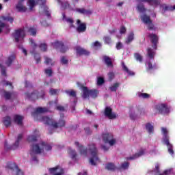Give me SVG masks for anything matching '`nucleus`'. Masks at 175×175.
I'll list each match as a JSON object with an SVG mask.
<instances>
[{"instance_id": "nucleus-1", "label": "nucleus", "mask_w": 175, "mask_h": 175, "mask_svg": "<svg viewBox=\"0 0 175 175\" xmlns=\"http://www.w3.org/2000/svg\"><path fill=\"white\" fill-rule=\"evenodd\" d=\"M44 148L46 149V151H51V150H53V146L45 142H41L40 144L31 145L30 152L31 160L34 162H39L36 154L44 152Z\"/></svg>"}, {"instance_id": "nucleus-2", "label": "nucleus", "mask_w": 175, "mask_h": 175, "mask_svg": "<svg viewBox=\"0 0 175 175\" xmlns=\"http://www.w3.org/2000/svg\"><path fill=\"white\" fill-rule=\"evenodd\" d=\"M64 117H65L64 113H61L60 119L58 122H55L54 119L50 118L47 116H42L41 120L46 125H50L53 128H55V129H57V128H62L63 126H65L66 122L65 120H64Z\"/></svg>"}, {"instance_id": "nucleus-3", "label": "nucleus", "mask_w": 175, "mask_h": 175, "mask_svg": "<svg viewBox=\"0 0 175 175\" xmlns=\"http://www.w3.org/2000/svg\"><path fill=\"white\" fill-rule=\"evenodd\" d=\"M161 131L163 133V143L167 146L169 154H170V155H174V150H173V144L170 142V137L169 136V131H167V129L165 127L161 129Z\"/></svg>"}, {"instance_id": "nucleus-4", "label": "nucleus", "mask_w": 175, "mask_h": 175, "mask_svg": "<svg viewBox=\"0 0 175 175\" xmlns=\"http://www.w3.org/2000/svg\"><path fill=\"white\" fill-rule=\"evenodd\" d=\"M89 147V151H90L92 157L90 159V163L92 166H96V161H99V157H98V149L96 148V146L94 144H91L88 146Z\"/></svg>"}, {"instance_id": "nucleus-5", "label": "nucleus", "mask_w": 175, "mask_h": 175, "mask_svg": "<svg viewBox=\"0 0 175 175\" xmlns=\"http://www.w3.org/2000/svg\"><path fill=\"white\" fill-rule=\"evenodd\" d=\"M25 95L29 100H38V99L40 98L41 99H44L45 94L44 91H41V92L39 93L38 90H35L32 93H25Z\"/></svg>"}, {"instance_id": "nucleus-6", "label": "nucleus", "mask_w": 175, "mask_h": 175, "mask_svg": "<svg viewBox=\"0 0 175 175\" xmlns=\"http://www.w3.org/2000/svg\"><path fill=\"white\" fill-rule=\"evenodd\" d=\"M12 36L15 39V42L18 43L20 39H24L25 38V30L22 28L18 29L12 33Z\"/></svg>"}, {"instance_id": "nucleus-7", "label": "nucleus", "mask_w": 175, "mask_h": 175, "mask_svg": "<svg viewBox=\"0 0 175 175\" xmlns=\"http://www.w3.org/2000/svg\"><path fill=\"white\" fill-rule=\"evenodd\" d=\"M148 38L150 39L152 49L157 50L158 49V44L159 43V37H158V35L153 33H148Z\"/></svg>"}, {"instance_id": "nucleus-8", "label": "nucleus", "mask_w": 175, "mask_h": 175, "mask_svg": "<svg viewBox=\"0 0 175 175\" xmlns=\"http://www.w3.org/2000/svg\"><path fill=\"white\" fill-rule=\"evenodd\" d=\"M52 46H53L54 49L56 50H59L60 53H66L69 48L68 46H65L64 44V42L62 41H58L56 40L54 42H52Z\"/></svg>"}, {"instance_id": "nucleus-9", "label": "nucleus", "mask_w": 175, "mask_h": 175, "mask_svg": "<svg viewBox=\"0 0 175 175\" xmlns=\"http://www.w3.org/2000/svg\"><path fill=\"white\" fill-rule=\"evenodd\" d=\"M156 110L159 111V114H169L170 113V107L166 104H161L156 106Z\"/></svg>"}, {"instance_id": "nucleus-10", "label": "nucleus", "mask_w": 175, "mask_h": 175, "mask_svg": "<svg viewBox=\"0 0 175 175\" xmlns=\"http://www.w3.org/2000/svg\"><path fill=\"white\" fill-rule=\"evenodd\" d=\"M103 141L104 143H109V146H114L116 144V139H113V135L110 133L103 134Z\"/></svg>"}, {"instance_id": "nucleus-11", "label": "nucleus", "mask_w": 175, "mask_h": 175, "mask_svg": "<svg viewBox=\"0 0 175 175\" xmlns=\"http://www.w3.org/2000/svg\"><path fill=\"white\" fill-rule=\"evenodd\" d=\"M104 114L105 117H108L109 120H116V118H117V114L113 113V109L110 107H105Z\"/></svg>"}, {"instance_id": "nucleus-12", "label": "nucleus", "mask_w": 175, "mask_h": 175, "mask_svg": "<svg viewBox=\"0 0 175 175\" xmlns=\"http://www.w3.org/2000/svg\"><path fill=\"white\" fill-rule=\"evenodd\" d=\"M21 139H23V134H19L18 135L16 142L11 147L8 146V142L5 141V144H4L5 148H6L7 150H16V148H17V147H18V146L20 144V141L21 140Z\"/></svg>"}, {"instance_id": "nucleus-13", "label": "nucleus", "mask_w": 175, "mask_h": 175, "mask_svg": "<svg viewBox=\"0 0 175 175\" xmlns=\"http://www.w3.org/2000/svg\"><path fill=\"white\" fill-rule=\"evenodd\" d=\"M49 173L51 175H62L64 174V170L60 168L59 165L49 168Z\"/></svg>"}, {"instance_id": "nucleus-14", "label": "nucleus", "mask_w": 175, "mask_h": 175, "mask_svg": "<svg viewBox=\"0 0 175 175\" xmlns=\"http://www.w3.org/2000/svg\"><path fill=\"white\" fill-rule=\"evenodd\" d=\"M77 24L78 27H77V31L79 33H81V32H85L87 31V24L85 23H81V21L78 19L77 21Z\"/></svg>"}, {"instance_id": "nucleus-15", "label": "nucleus", "mask_w": 175, "mask_h": 175, "mask_svg": "<svg viewBox=\"0 0 175 175\" xmlns=\"http://www.w3.org/2000/svg\"><path fill=\"white\" fill-rule=\"evenodd\" d=\"M75 50L77 54H78V55L81 57V55L88 56L90 54V51H88L87 49L82 48L81 46H76Z\"/></svg>"}, {"instance_id": "nucleus-16", "label": "nucleus", "mask_w": 175, "mask_h": 175, "mask_svg": "<svg viewBox=\"0 0 175 175\" xmlns=\"http://www.w3.org/2000/svg\"><path fill=\"white\" fill-rule=\"evenodd\" d=\"M75 144L76 147H78L80 154H81V155H85V157H87L88 149H87V148L84 147L83 145H80V143H79V142H75Z\"/></svg>"}, {"instance_id": "nucleus-17", "label": "nucleus", "mask_w": 175, "mask_h": 175, "mask_svg": "<svg viewBox=\"0 0 175 175\" xmlns=\"http://www.w3.org/2000/svg\"><path fill=\"white\" fill-rule=\"evenodd\" d=\"M62 20L63 21H66L68 23V24H69L70 28H75V21L72 18H66L65 13L62 14Z\"/></svg>"}, {"instance_id": "nucleus-18", "label": "nucleus", "mask_w": 175, "mask_h": 175, "mask_svg": "<svg viewBox=\"0 0 175 175\" xmlns=\"http://www.w3.org/2000/svg\"><path fill=\"white\" fill-rule=\"evenodd\" d=\"M103 59L107 68H114V66L113 65V62H111V58H110V57L107 55H104L103 56Z\"/></svg>"}, {"instance_id": "nucleus-19", "label": "nucleus", "mask_w": 175, "mask_h": 175, "mask_svg": "<svg viewBox=\"0 0 175 175\" xmlns=\"http://www.w3.org/2000/svg\"><path fill=\"white\" fill-rule=\"evenodd\" d=\"M144 154V150L141 149L137 153H135L131 157H127L126 159L128 161H133L135 159H137V158H140V157L143 156Z\"/></svg>"}, {"instance_id": "nucleus-20", "label": "nucleus", "mask_w": 175, "mask_h": 175, "mask_svg": "<svg viewBox=\"0 0 175 175\" xmlns=\"http://www.w3.org/2000/svg\"><path fill=\"white\" fill-rule=\"evenodd\" d=\"M16 59V55L13 54L8 57L7 59L5 60V65L8 68L12 66V64L13 62H14V60Z\"/></svg>"}, {"instance_id": "nucleus-21", "label": "nucleus", "mask_w": 175, "mask_h": 175, "mask_svg": "<svg viewBox=\"0 0 175 175\" xmlns=\"http://www.w3.org/2000/svg\"><path fill=\"white\" fill-rule=\"evenodd\" d=\"M23 120H24V117L20 115H15L14 116V122H16L17 125H19V126H23Z\"/></svg>"}, {"instance_id": "nucleus-22", "label": "nucleus", "mask_w": 175, "mask_h": 175, "mask_svg": "<svg viewBox=\"0 0 175 175\" xmlns=\"http://www.w3.org/2000/svg\"><path fill=\"white\" fill-rule=\"evenodd\" d=\"M47 111H49V108L38 107L35 109L33 114H42L43 113H47Z\"/></svg>"}, {"instance_id": "nucleus-23", "label": "nucleus", "mask_w": 175, "mask_h": 175, "mask_svg": "<svg viewBox=\"0 0 175 175\" xmlns=\"http://www.w3.org/2000/svg\"><path fill=\"white\" fill-rule=\"evenodd\" d=\"M3 124L5 128H9L12 125V118L10 116H5L3 118Z\"/></svg>"}, {"instance_id": "nucleus-24", "label": "nucleus", "mask_w": 175, "mask_h": 175, "mask_svg": "<svg viewBox=\"0 0 175 175\" xmlns=\"http://www.w3.org/2000/svg\"><path fill=\"white\" fill-rule=\"evenodd\" d=\"M16 8V10H18V12H21L23 13L27 12V8L23 5V2H21V1L18 2Z\"/></svg>"}, {"instance_id": "nucleus-25", "label": "nucleus", "mask_w": 175, "mask_h": 175, "mask_svg": "<svg viewBox=\"0 0 175 175\" xmlns=\"http://www.w3.org/2000/svg\"><path fill=\"white\" fill-rule=\"evenodd\" d=\"M82 91H83L82 98L83 99H87L90 98V90H88V88L85 86H82Z\"/></svg>"}, {"instance_id": "nucleus-26", "label": "nucleus", "mask_w": 175, "mask_h": 175, "mask_svg": "<svg viewBox=\"0 0 175 175\" xmlns=\"http://www.w3.org/2000/svg\"><path fill=\"white\" fill-rule=\"evenodd\" d=\"M26 31L31 36H36V33L38 32V30L36 29V27H35V26H33L30 27H27Z\"/></svg>"}, {"instance_id": "nucleus-27", "label": "nucleus", "mask_w": 175, "mask_h": 175, "mask_svg": "<svg viewBox=\"0 0 175 175\" xmlns=\"http://www.w3.org/2000/svg\"><path fill=\"white\" fill-rule=\"evenodd\" d=\"M141 20L144 23V24H149V23H151L152 20H151V18L150 16H148L147 14H144L141 16Z\"/></svg>"}, {"instance_id": "nucleus-28", "label": "nucleus", "mask_w": 175, "mask_h": 175, "mask_svg": "<svg viewBox=\"0 0 175 175\" xmlns=\"http://www.w3.org/2000/svg\"><path fill=\"white\" fill-rule=\"evenodd\" d=\"M77 12H78V13H80L81 14H86V16L92 14V12H91V10H85L84 8H78L77 9Z\"/></svg>"}, {"instance_id": "nucleus-29", "label": "nucleus", "mask_w": 175, "mask_h": 175, "mask_svg": "<svg viewBox=\"0 0 175 175\" xmlns=\"http://www.w3.org/2000/svg\"><path fill=\"white\" fill-rule=\"evenodd\" d=\"M1 21H8L10 24H13V21H14V18L12 16H0Z\"/></svg>"}, {"instance_id": "nucleus-30", "label": "nucleus", "mask_w": 175, "mask_h": 175, "mask_svg": "<svg viewBox=\"0 0 175 175\" xmlns=\"http://www.w3.org/2000/svg\"><path fill=\"white\" fill-rule=\"evenodd\" d=\"M147 55L150 59H154V57H155V51L151 48H148Z\"/></svg>"}, {"instance_id": "nucleus-31", "label": "nucleus", "mask_w": 175, "mask_h": 175, "mask_svg": "<svg viewBox=\"0 0 175 175\" xmlns=\"http://www.w3.org/2000/svg\"><path fill=\"white\" fill-rule=\"evenodd\" d=\"M7 167L8 169H10L11 170H14V169L16 170H18V166L16 165V163L13 162H8L7 163Z\"/></svg>"}, {"instance_id": "nucleus-32", "label": "nucleus", "mask_w": 175, "mask_h": 175, "mask_svg": "<svg viewBox=\"0 0 175 175\" xmlns=\"http://www.w3.org/2000/svg\"><path fill=\"white\" fill-rule=\"evenodd\" d=\"M105 169H107V170H109L111 172H114V170H116V169H117V167H116V165L113 163H108L105 165Z\"/></svg>"}, {"instance_id": "nucleus-33", "label": "nucleus", "mask_w": 175, "mask_h": 175, "mask_svg": "<svg viewBox=\"0 0 175 175\" xmlns=\"http://www.w3.org/2000/svg\"><path fill=\"white\" fill-rule=\"evenodd\" d=\"M133 39H135V33H133V32L131 31L127 36L125 43L126 44H129V43H131L133 40Z\"/></svg>"}, {"instance_id": "nucleus-34", "label": "nucleus", "mask_w": 175, "mask_h": 175, "mask_svg": "<svg viewBox=\"0 0 175 175\" xmlns=\"http://www.w3.org/2000/svg\"><path fill=\"white\" fill-rule=\"evenodd\" d=\"M98 94H99V92L97 90H90V96H91V98H93V99H95L98 97Z\"/></svg>"}, {"instance_id": "nucleus-35", "label": "nucleus", "mask_w": 175, "mask_h": 175, "mask_svg": "<svg viewBox=\"0 0 175 175\" xmlns=\"http://www.w3.org/2000/svg\"><path fill=\"white\" fill-rule=\"evenodd\" d=\"M158 69V66H157V64H154L152 66V63L151 62H148V67L146 68V70H155Z\"/></svg>"}, {"instance_id": "nucleus-36", "label": "nucleus", "mask_w": 175, "mask_h": 175, "mask_svg": "<svg viewBox=\"0 0 175 175\" xmlns=\"http://www.w3.org/2000/svg\"><path fill=\"white\" fill-rule=\"evenodd\" d=\"M122 69L126 73H128L129 76H135V72L133 71L129 70L128 67H126L124 63L122 64Z\"/></svg>"}, {"instance_id": "nucleus-37", "label": "nucleus", "mask_w": 175, "mask_h": 175, "mask_svg": "<svg viewBox=\"0 0 175 175\" xmlns=\"http://www.w3.org/2000/svg\"><path fill=\"white\" fill-rule=\"evenodd\" d=\"M38 140V136L36 135H29L27 137V142H29V143H33L35 142H37Z\"/></svg>"}, {"instance_id": "nucleus-38", "label": "nucleus", "mask_w": 175, "mask_h": 175, "mask_svg": "<svg viewBox=\"0 0 175 175\" xmlns=\"http://www.w3.org/2000/svg\"><path fill=\"white\" fill-rule=\"evenodd\" d=\"M146 128L148 133H154V126L151 125V123H147Z\"/></svg>"}, {"instance_id": "nucleus-39", "label": "nucleus", "mask_w": 175, "mask_h": 175, "mask_svg": "<svg viewBox=\"0 0 175 175\" xmlns=\"http://www.w3.org/2000/svg\"><path fill=\"white\" fill-rule=\"evenodd\" d=\"M119 87L120 83H115L112 86L109 87V90L111 91V92H117V88Z\"/></svg>"}, {"instance_id": "nucleus-40", "label": "nucleus", "mask_w": 175, "mask_h": 175, "mask_svg": "<svg viewBox=\"0 0 175 175\" xmlns=\"http://www.w3.org/2000/svg\"><path fill=\"white\" fill-rule=\"evenodd\" d=\"M68 154L71 155L72 159H76V157H77V153L76 152V150L69 149Z\"/></svg>"}, {"instance_id": "nucleus-41", "label": "nucleus", "mask_w": 175, "mask_h": 175, "mask_svg": "<svg viewBox=\"0 0 175 175\" xmlns=\"http://www.w3.org/2000/svg\"><path fill=\"white\" fill-rule=\"evenodd\" d=\"M66 94L67 95H69V96H72V98H76L77 96V93L76 91L75 90H66Z\"/></svg>"}, {"instance_id": "nucleus-42", "label": "nucleus", "mask_w": 175, "mask_h": 175, "mask_svg": "<svg viewBox=\"0 0 175 175\" xmlns=\"http://www.w3.org/2000/svg\"><path fill=\"white\" fill-rule=\"evenodd\" d=\"M44 64L46 65H53V59L47 56H44Z\"/></svg>"}, {"instance_id": "nucleus-43", "label": "nucleus", "mask_w": 175, "mask_h": 175, "mask_svg": "<svg viewBox=\"0 0 175 175\" xmlns=\"http://www.w3.org/2000/svg\"><path fill=\"white\" fill-rule=\"evenodd\" d=\"M146 25H148V29L149 31H155L157 29V27H155V25L152 23V21H151V23H148Z\"/></svg>"}, {"instance_id": "nucleus-44", "label": "nucleus", "mask_w": 175, "mask_h": 175, "mask_svg": "<svg viewBox=\"0 0 175 175\" xmlns=\"http://www.w3.org/2000/svg\"><path fill=\"white\" fill-rule=\"evenodd\" d=\"M39 48L41 50V51H43L44 53L47 51V44H46V43H41L39 45Z\"/></svg>"}, {"instance_id": "nucleus-45", "label": "nucleus", "mask_w": 175, "mask_h": 175, "mask_svg": "<svg viewBox=\"0 0 175 175\" xmlns=\"http://www.w3.org/2000/svg\"><path fill=\"white\" fill-rule=\"evenodd\" d=\"M0 68L2 76H5V77H6V76H8V75L6 74V67L2 65V64H0Z\"/></svg>"}, {"instance_id": "nucleus-46", "label": "nucleus", "mask_w": 175, "mask_h": 175, "mask_svg": "<svg viewBox=\"0 0 175 175\" xmlns=\"http://www.w3.org/2000/svg\"><path fill=\"white\" fill-rule=\"evenodd\" d=\"M129 167V162H124L121 164L120 167H119V170H121V169H123L124 170H126V169H128Z\"/></svg>"}, {"instance_id": "nucleus-47", "label": "nucleus", "mask_w": 175, "mask_h": 175, "mask_svg": "<svg viewBox=\"0 0 175 175\" xmlns=\"http://www.w3.org/2000/svg\"><path fill=\"white\" fill-rule=\"evenodd\" d=\"M134 57L137 61H139V62H143V57L139 53H135Z\"/></svg>"}, {"instance_id": "nucleus-48", "label": "nucleus", "mask_w": 175, "mask_h": 175, "mask_svg": "<svg viewBox=\"0 0 175 175\" xmlns=\"http://www.w3.org/2000/svg\"><path fill=\"white\" fill-rule=\"evenodd\" d=\"M161 8H163L164 12H167L169 10L173 11V7L167 6L166 4H163V5H161Z\"/></svg>"}, {"instance_id": "nucleus-49", "label": "nucleus", "mask_w": 175, "mask_h": 175, "mask_svg": "<svg viewBox=\"0 0 175 175\" xmlns=\"http://www.w3.org/2000/svg\"><path fill=\"white\" fill-rule=\"evenodd\" d=\"M103 84H105V79L102 77H99L97 79V85H102Z\"/></svg>"}, {"instance_id": "nucleus-50", "label": "nucleus", "mask_w": 175, "mask_h": 175, "mask_svg": "<svg viewBox=\"0 0 175 175\" xmlns=\"http://www.w3.org/2000/svg\"><path fill=\"white\" fill-rule=\"evenodd\" d=\"M138 96L139 98H143L144 99H148V98H150V94L147 93H139Z\"/></svg>"}, {"instance_id": "nucleus-51", "label": "nucleus", "mask_w": 175, "mask_h": 175, "mask_svg": "<svg viewBox=\"0 0 175 175\" xmlns=\"http://www.w3.org/2000/svg\"><path fill=\"white\" fill-rule=\"evenodd\" d=\"M4 97L6 99V100H9L12 98V93L9 92H4Z\"/></svg>"}, {"instance_id": "nucleus-52", "label": "nucleus", "mask_w": 175, "mask_h": 175, "mask_svg": "<svg viewBox=\"0 0 175 175\" xmlns=\"http://www.w3.org/2000/svg\"><path fill=\"white\" fill-rule=\"evenodd\" d=\"M161 0H150V5H153L154 6H158V5H160Z\"/></svg>"}, {"instance_id": "nucleus-53", "label": "nucleus", "mask_w": 175, "mask_h": 175, "mask_svg": "<svg viewBox=\"0 0 175 175\" xmlns=\"http://www.w3.org/2000/svg\"><path fill=\"white\" fill-rule=\"evenodd\" d=\"M137 8V10L141 13H143V12H146V8H144V5L143 4H139Z\"/></svg>"}, {"instance_id": "nucleus-54", "label": "nucleus", "mask_w": 175, "mask_h": 175, "mask_svg": "<svg viewBox=\"0 0 175 175\" xmlns=\"http://www.w3.org/2000/svg\"><path fill=\"white\" fill-rule=\"evenodd\" d=\"M44 12L46 16H47V17H51V13H50V11H49V7L44 6Z\"/></svg>"}, {"instance_id": "nucleus-55", "label": "nucleus", "mask_w": 175, "mask_h": 175, "mask_svg": "<svg viewBox=\"0 0 175 175\" xmlns=\"http://www.w3.org/2000/svg\"><path fill=\"white\" fill-rule=\"evenodd\" d=\"M29 6L30 8V10H32V9L35 8V0H29Z\"/></svg>"}, {"instance_id": "nucleus-56", "label": "nucleus", "mask_w": 175, "mask_h": 175, "mask_svg": "<svg viewBox=\"0 0 175 175\" xmlns=\"http://www.w3.org/2000/svg\"><path fill=\"white\" fill-rule=\"evenodd\" d=\"M45 74L47 75L49 77H51L53 76V70L51 69H45L44 70Z\"/></svg>"}, {"instance_id": "nucleus-57", "label": "nucleus", "mask_w": 175, "mask_h": 175, "mask_svg": "<svg viewBox=\"0 0 175 175\" xmlns=\"http://www.w3.org/2000/svg\"><path fill=\"white\" fill-rule=\"evenodd\" d=\"M61 62L63 65H68V60L65 56H62L61 58Z\"/></svg>"}, {"instance_id": "nucleus-58", "label": "nucleus", "mask_w": 175, "mask_h": 175, "mask_svg": "<svg viewBox=\"0 0 175 175\" xmlns=\"http://www.w3.org/2000/svg\"><path fill=\"white\" fill-rule=\"evenodd\" d=\"M104 42L107 44H110V43H111V38L109 36H106L104 38Z\"/></svg>"}, {"instance_id": "nucleus-59", "label": "nucleus", "mask_w": 175, "mask_h": 175, "mask_svg": "<svg viewBox=\"0 0 175 175\" xmlns=\"http://www.w3.org/2000/svg\"><path fill=\"white\" fill-rule=\"evenodd\" d=\"M1 84H3V85H6V87H8V85H10V87H12V88H13L11 82L3 80L1 81Z\"/></svg>"}, {"instance_id": "nucleus-60", "label": "nucleus", "mask_w": 175, "mask_h": 175, "mask_svg": "<svg viewBox=\"0 0 175 175\" xmlns=\"http://www.w3.org/2000/svg\"><path fill=\"white\" fill-rule=\"evenodd\" d=\"M30 43L31 44V46L33 47V50H35L38 47V44L35 43V40L30 39Z\"/></svg>"}, {"instance_id": "nucleus-61", "label": "nucleus", "mask_w": 175, "mask_h": 175, "mask_svg": "<svg viewBox=\"0 0 175 175\" xmlns=\"http://www.w3.org/2000/svg\"><path fill=\"white\" fill-rule=\"evenodd\" d=\"M25 87L26 88H32V87H33V86L32 85V83H31V82H29L28 81H25Z\"/></svg>"}, {"instance_id": "nucleus-62", "label": "nucleus", "mask_w": 175, "mask_h": 175, "mask_svg": "<svg viewBox=\"0 0 175 175\" xmlns=\"http://www.w3.org/2000/svg\"><path fill=\"white\" fill-rule=\"evenodd\" d=\"M51 95H57L58 93V89H51L49 90Z\"/></svg>"}, {"instance_id": "nucleus-63", "label": "nucleus", "mask_w": 175, "mask_h": 175, "mask_svg": "<svg viewBox=\"0 0 175 175\" xmlns=\"http://www.w3.org/2000/svg\"><path fill=\"white\" fill-rule=\"evenodd\" d=\"M93 47H102V44L98 41H96L92 44Z\"/></svg>"}, {"instance_id": "nucleus-64", "label": "nucleus", "mask_w": 175, "mask_h": 175, "mask_svg": "<svg viewBox=\"0 0 175 175\" xmlns=\"http://www.w3.org/2000/svg\"><path fill=\"white\" fill-rule=\"evenodd\" d=\"M126 33V28L124 26H122L120 29V33L124 34Z\"/></svg>"}]
</instances>
